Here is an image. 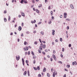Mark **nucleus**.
I'll list each match as a JSON object with an SVG mask.
<instances>
[{"label":"nucleus","instance_id":"4468645a","mask_svg":"<svg viewBox=\"0 0 77 77\" xmlns=\"http://www.w3.org/2000/svg\"><path fill=\"white\" fill-rule=\"evenodd\" d=\"M55 74H56V72H54L53 75V76L54 77H55Z\"/></svg>","mask_w":77,"mask_h":77},{"label":"nucleus","instance_id":"8fccbe9b","mask_svg":"<svg viewBox=\"0 0 77 77\" xmlns=\"http://www.w3.org/2000/svg\"><path fill=\"white\" fill-rule=\"evenodd\" d=\"M42 23V22H40L38 23V24H41V23Z\"/></svg>","mask_w":77,"mask_h":77},{"label":"nucleus","instance_id":"338daca9","mask_svg":"<svg viewBox=\"0 0 77 77\" xmlns=\"http://www.w3.org/2000/svg\"><path fill=\"white\" fill-rule=\"evenodd\" d=\"M18 17L19 18H20V17H21V15H19Z\"/></svg>","mask_w":77,"mask_h":77},{"label":"nucleus","instance_id":"c9c22d12","mask_svg":"<svg viewBox=\"0 0 77 77\" xmlns=\"http://www.w3.org/2000/svg\"><path fill=\"white\" fill-rule=\"evenodd\" d=\"M28 55H29L30 54V52L29 51H28Z\"/></svg>","mask_w":77,"mask_h":77},{"label":"nucleus","instance_id":"58836bf2","mask_svg":"<svg viewBox=\"0 0 77 77\" xmlns=\"http://www.w3.org/2000/svg\"><path fill=\"white\" fill-rule=\"evenodd\" d=\"M22 26H24V23H22Z\"/></svg>","mask_w":77,"mask_h":77},{"label":"nucleus","instance_id":"4be33fe9","mask_svg":"<svg viewBox=\"0 0 77 77\" xmlns=\"http://www.w3.org/2000/svg\"><path fill=\"white\" fill-rule=\"evenodd\" d=\"M37 69L38 70H39L40 69V68H39V66H38L37 67Z\"/></svg>","mask_w":77,"mask_h":77},{"label":"nucleus","instance_id":"412c9836","mask_svg":"<svg viewBox=\"0 0 77 77\" xmlns=\"http://www.w3.org/2000/svg\"><path fill=\"white\" fill-rule=\"evenodd\" d=\"M23 2H24V0H21V1L20 2V3L22 4L23 3Z\"/></svg>","mask_w":77,"mask_h":77},{"label":"nucleus","instance_id":"dca6fc26","mask_svg":"<svg viewBox=\"0 0 77 77\" xmlns=\"http://www.w3.org/2000/svg\"><path fill=\"white\" fill-rule=\"evenodd\" d=\"M21 13H22V16H23V17H25V14H24V13L21 12Z\"/></svg>","mask_w":77,"mask_h":77},{"label":"nucleus","instance_id":"f03ea898","mask_svg":"<svg viewBox=\"0 0 77 77\" xmlns=\"http://www.w3.org/2000/svg\"><path fill=\"white\" fill-rule=\"evenodd\" d=\"M16 60H19L20 58V57L18 55V56H16Z\"/></svg>","mask_w":77,"mask_h":77},{"label":"nucleus","instance_id":"4d7b16f0","mask_svg":"<svg viewBox=\"0 0 77 77\" xmlns=\"http://www.w3.org/2000/svg\"><path fill=\"white\" fill-rule=\"evenodd\" d=\"M47 57H48V58H50V57L49 55H48Z\"/></svg>","mask_w":77,"mask_h":77},{"label":"nucleus","instance_id":"37998d69","mask_svg":"<svg viewBox=\"0 0 77 77\" xmlns=\"http://www.w3.org/2000/svg\"><path fill=\"white\" fill-rule=\"evenodd\" d=\"M42 53H43V54H44V55L45 54V52H44V51H43V52H42Z\"/></svg>","mask_w":77,"mask_h":77},{"label":"nucleus","instance_id":"1a4fd4ad","mask_svg":"<svg viewBox=\"0 0 77 77\" xmlns=\"http://www.w3.org/2000/svg\"><path fill=\"white\" fill-rule=\"evenodd\" d=\"M23 74L24 75H26V74H27V72H26V71H25Z\"/></svg>","mask_w":77,"mask_h":77},{"label":"nucleus","instance_id":"a18cd8bd","mask_svg":"<svg viewBox=\"0 0 77 77\" xmlns=\"http://www.w3.org/2000/svg\"><path fill=\"white\" fill-rule=\"evenodd\" d=\"M26 63H28V60H26Z\"/></svg>","mask_w":77,"mask_h":77},{"label":"nucleus","instance_id":"b1692460","mask_svg":"<svg viewBox=\"0 0 77 77\" xmlns=\"http://www.w3.org/2000/svg\"><path fill=\"white\" fill-rule=\"evenodd\" d=\"M22 62H24V59L22 58Z\"/></svg>","mask_w":77,"mask_h":77},{"label":"nucleus","instance_id":"3c124183","mask_svg":"<svg viewBox=\"0 0 77 77\" xmlns=\"http://www.w3.org/2000/svg\"><path fill=\"white\" fill-rule=\"evenodd\" d=\"M60 18H62V15H61V16H60Z\"/></svg>","mask_w":77,"mask_h":77},{"label":"nucleus","instance_id":"7ed1b4c3","mask_svg":"<svg viewBox=\"0 0 77 77\" xmlns=\"http://www.w3.org/2000/svg\"><path fill=\"white\" fill-rule=\"evenodd\" d=\"M23 49L24 51H27V50H29V48H28V47H26V48H23Z\"/></svg>","mask_w":77,"mask_h":77},{"label":"nucleus","instance_id":"79ce46f5","mask_svg":"<svg viewBox=\"0 0 77 77\" xmlns=\"http://www.w3.org/2000/svg\"><path fill=\"white\" fill-rule=\"evenodd\" d=\"M74 63H75V65H77V63H76V61H75Z\"/></svg>","mask_w":77,"mask_h":77},{"label":"nucleus","instance_id":"6e6d98bb","mask_svg":"<svg viewBox=\"0 0 77 77\" xmlns=\"http://www.w3.org/2000/svg\"><path fill=\"white\" fill-rule=\"evenodd\" d=\"M72 65H74V64H75V63L74 62H73L72 63Z\"/></svg>","mask_w":77,"mask_h":77},{"label":"nucleus","instance_id":"c85d7f7f","mask_svg":"<svg viewBox=\"0 0 77 77\" xmlns=\"http://www.w3.org/2000/svg\"><path fill=\"white\" fill-rule=\"evenodd\" d=\"M60 41H61V42H62V38H60Z\"/></svg>","mask_w":77,"mask_h":77},{"label":"nucleus","instance_id":"7c9ffc66","mask_svg":"<svg viewBox=\"0 0 77 77\" xmlns=\"http://www.w3.org/2000/svg\"><path fill=\"white\" fill-rule=\"evenodd\" d=\"M32 2L33 3H35V0H32Z\"/></svg>","mask_w":77,"mask_h":77},{"label":"nucleus","instance_id":"473e14b6","mask_svg":"<svg viewBox=\"0 0 77 77\" xmlns=\"http://www.w3.org/2000/svg\"><path fill=\"white\" fill-rule=\"evenodd\" d=\"M39 41L40 42H41V43H42V41H41V39H39Z\"/></svg>","mask_w":77,"mask_h":77},{"label":"nucleus","instance_id":"f257e3e1","mask_svg":"<svg viewBox=\"0 0 77 77\" xmlns=\"http://www.w3.org/2000/svg\"><path fill=\"white\" fill-rule=\"evenodd\" d=\"M40 45L41 47H42V48L44 49V48H45L46 47L45 45H43V44H42V43Z\"/></svg>","mask_w":77,"mask_h":77},{"label":"nucleus","instance_id":"bb28decb","mask_svg":"<svg viewBox=\"0 0 77 77\" xmlns=\"http://www.w3.org/2000/svg\"><path fill=\"white\" fill-rule=\"evenodd\" d=\"M51 16H52V15H53V11H51Z\"/></svg>","mask_w":77,"mask_h":77},{"label":"nucleus","instance_id":"09e8293b","mask_svg":"<svg viewBox=\"0 0 77 77\" xmlns=\"http://www.w3.org/2000/svg\"><path fill=\"white\" fill-rule=\"evenodd\" d=\"M62 51H63H63H64V48H62Z\"/></svg>","mask_w":77,"mask_h":77},{"label":"nucleus","instance_id":"6ab92c4d","mask_svg":"<svg viewBox=\"0 0 77 77\" xmlns=\"http://www.w3.org/2000/svg\"><path fill=\"white\" fill-rule=\"evenodd\" d=\"M4 21H5V22H6L7 21V20L6 18H4Z\"/></svg>","mask_w":77,"mask_h":77},{"label":"nucleus","instance_id":"4c0bfd02","mask_svg":"<svg viewBox=\"0 0 77 77\" xmlns=\"http://www.w3.org/2000/svg\"><path fill=\"white\" fill-rule=\"evenodd\" d=\"M69 47H71V44H70L69 45Z\"/></svg>","mask_w":77,"mask_h":77},{"label":"nucleus","instance_id":"052dcab7","mask_svg":"<svg viewBox=\"0 0 77 77\" xmlns=\"http://www.w3.org/2000/svg\"><path fill=\"white\" fill-rule=\"evenodd\" d=\"M55 42H58V40H57V39L55 40Z\"/></svg>","mask_w":77,"mask_h":77},{"label":"nucleus","instance_id":"c756f323","mask_svg":"<svg viewBox=\"0 0 77 77\" xmlns=\"http://www.w3.org/2000/svg\"><path fill=\"white\" fill-rule=\"evenodd\" d=\"M38 77H41V75L40 74H39L38 75Z\"/></svg>","mask_w":77,"mask_h":77},{"label":"nucleus","instance_id":"20e7f679","mask_svg":"<svg viewBox=\"0 0 77 77\" xmlns=\"http://www.w3.org/2000/svg\"><path fill=\"white\" fill-rule=\"evenodd\" d=\"M52 56H53V57H54L55 60H57L56 57V56H55V55L53 54L52 55Z\"/></svg>","mask_w":77,"mask_h":77},{"label":"nucleus","instance_id":"5fc2aeb1","mask_svg":"<svg viewBox=\"0 0 77 77\" xmlns=\"http://www.w3.org/2000/svg\"><path fill=\"white\" fill-rule=\"evenodd\" d=\"M48 9H50V6H49L48 7Z\"/></svg>","mask_w":77,"mask_h":77},{"label":"nucleus","instance_id":"ddd939ff","mask_svg":"<svg viewBox=\"0 0 77 77\" xmlns=\"http://www.w3.org/2000/svg\"><path fill=\"white\" fill-rule=\"evenodd\" d=\"M36 11L37 13H39V11L38 9L36 10Z\"/></svg>","mask_w":77,"mask_h":77},{"label":"nucleus","instance_id":"2eb2a0df","mask_svg":"<svg viewBox=\"0 0 77 77\" xmlns=\"http://www.w3.org/2000/svg\"><path fill=\"white\" fill-rule=\"evenodd\" d=\"M42 5L41 4L40 5H39L38 6V8H42Z\"/></svg>","mask_w":77,"mask_h":77},{"label":"nucleus","instance_id":"a878e982","mask_svg":"<svg viewBox=\"0 0 77 77\" xmlns=\"http://www.w3.org/2000/svg\"><path fill=\"white\" fill-rule=\"evenodd\" d=\"M47 76H48V77H50V74H49V73H47Z\"/></svg>","mask_w":77,"mask_h":77},{"label":"nucleus","instance_id":"e433bc0d","mask_svg":"<svg viewBox=\"0 0 77 77\" xmlns=\"http://www.w3.org/2000/svg\"><path fill=\"white\" fill-rule=\"evenodd\" d=\"M34 69L35 70H37V68H36V67H34Z\"/></svg>","mask_w":77,"mask_h":77},{"label":"nucleus","instance_id":"69168bd1","mask_svg":"<svg viewBox=\"0 0 77 77\" xmlns=\"http://www.w3.org/2000/svg\"><path fill=\"white\" fill-rule=\"evenodd\" d=\"M51 61H53V59H52V58H51Z\"/></svg>","mask_w":77,"mask_h":77},{"label":"nucleus","instance_id":"72a5a7b5","mask_svg":"<svg viewBox=\"0 0 77 77\" xmlns=\"http://www.w3.org/2000/svg\"><path fill=\"white\" fill-rule=\"evenodd\" d=\"M34 44H35L36 45L38 44V43L37 42H34Z\"/></svg>","mask_w":77,"mask_h":77},{"label":"nucleus","instance_id":"f8f14e48","mask_svg":"<svg viewBox=\"0 0 77 77\" xmlns=\"http://www.w3.org/2000/svg\"><path fill=\"white\" fill-rule=\"evenodd\" d=\"M28 44V43L27 42H26L25 41L24 42V45H27Z\"/></svg>","mask_w":77,"mask_h":77},{"label":"nucleus","instance_id":"bf43d9fd","mask_svg":"<svg viewBox=\"0 0 77 77\" xmlns=\"http://www.w3.org/2000/svg\"><path fill=\"white\" fill-rule=\"evenodd\" d=\"M48 2L47 0H45V3H47V2Z\"/></svg>","mask_w":77,"mask_h":77},{"label":"nucleus","instance_id":"393cba45","mask_svg":"<svg viewBox=\"0 0 77 77\" xmlns=\"http://www.w3.org/2000/svg\"><path fill=\"white\" fill-rule=\"evenodd\" d=\"M41 34H42V35H44V33L43 32H41Z\"/></svg>","mask_w":77,"mask_h":77},{"label":"nucleus","instance_id":"774afa93","mask_svg":"<svg viewBox=\"0 0 77 77\" xmlns=\"http://www.w3.org/2000/svg\"><path fill=\"white\" fill-rule=\"evenodd\" d=\"M63 77H66V74H65Z\"/></svg>","mask_w":77,"mask_h":77},{"label":"nucleus","instance_id":"5701e85b","mask_svg":"<svg viewBox=\"0 0 77 77\" xmlns=\"http://www.w3.org/2000/svg\"><path fill=\"white\" fill-rule=\"evenodd\" d=\"M23 2H24V3H27V2L26 0H24L23 1Z\"/></svg>","mask_w":77,"mask_h":77},{"label":"nucleus","instance_id":"c03bdc74","mask_svg":"<svg viewBox=\"0 0 77 77\" xmlns=\"http://www.w3.org/2000/svg\"><path fill=\"white\" fill-rule=\"evenodd\" d=\"M60 56H61V57H63V55H62V54H61V55H60Z\"/></svg>","mask_w":77,"mask_h":77},{"label":"nucleus","instance_id":"9b49d317","mask_svg":"<svg viewBox=\"0 0 77 77\" xmlns=\"http://www.w3.org/2000/svg\"><path fill=\"white\" fill-rule=\"evenodd\" d=\"M27 74L28 76H30V73H29V70L27 71Z\"/></svg>","mask_w":77,"mask_h":77},{"label":"nucleus","instance_id":"f3484780","mask_svg":"<svg viewBox=\"0 0 77 77\" xmlns=\"http://www.w3.org/2000/svg\"><path fill=\"white\" fill-rule=\"evenodd\" d=\"M39 49L40 50H41V51H42V47H41V46L39 47Z\"/></svg>","mask_w":77,"mask_h":77},{"label":"nucleus","instance_id":"e2e57ef3","mask_svg":"<svg viewBox=\"0 0 77 77\" xmlns=\"http://www.w3.org/2000/svg\"><path fill=\"white\" fill-rule=\"evenodd\" d=\"M42 42H43V43H44V44H45V41H44H44H42Z\"/></svg>","mask_w":77,"mask_h":77},{"label":"nucleus","instance_id":"2f4dec72","mask_svg":"<svg viewBox=\"0 0 77 77\" xmlns=\"http://www.w3.org/2000/svg\"><path fill=\"white\" fill-rule=\"evenodd\" d=\"M67 68H69V67H70V65H67Z\"/></svg>","mask_w":77,"mask_h":77},{"label":"nucleus","instance_id":"a19ab883","mask_svg":"<svg viewBox=\"0 0 77 77\" xmlns=\"http://www.w3.org/2000/svg\"><path fill=\"white\" fill-rule=\"evenodd\" d=\"M35 60H34L33 62V63L34 64L35 63Z\"/></svg>","mask_w":77,"mask_h":77},{"label":"nucleus","instance_id":"0e129e2a","mask_svg":"<svg viewBox=\"0 0 77 77\" xmlns=\"http://www.w3.org/2000/svg\"><path fill=\"white\" fill-rule=\"evenodd\" d=\"M31 54H33V55L34 53H33V52H32V53Z\"/></svg>","mask_w":77,"mask_h":77},{"label":"nucleus","instance_id":"603ef678","mask_svg":"<svg viewBox=\"0 0 77 77\" xmlns=\"http://www.w3.org/2000/svg\"><path fill=\"white\" fill-rule=\"evenodd\" d=\"M36 20H34V23H36Z\"/></svg>","mask_w":77,"mask_h":77},{"label":"nucleus","instance_id":"6e6552de","mask_svg":"<svg viewBox=\"0 0 77 77\" xmlns=\"http://www.w3.org/2000/svg\"><path fill=\"white\" fill-rule=\"evenodd\" d=\"M47 70V69H46V68L45 67L43 69V72H45Z\"/></svg>","mask_w":77,"mask_h":77},{"label":"nucleus","instance_id":"680f3d73","mask_svg":"<svg viewBox=\"0 0 77 77\" xmlns=\"http://www.w3.org/2000/svg\"><path fill=\"white\" fill-rule=\"evenodd\" d=\"M25 54H27V52H25Z\"/></svg>","mask_w":77,"mask_h":77},{"label":"nucleus","instance_id":"13d9d810","mask_svg":"<svg viewBox=\"0 0 77 77\" xmlns=\"http://www.w3.org/2000/svg\"><path fill=\"white\" fill-rule=\"evenodd\" d=\"M45 52H47V51H48V50L47 49H46L45 50Z\"/></svg>","mask_w":77,"mask_h":77},{"label":"nucleus","instance_id":"39448f33","mask_svg":"<svg viewBox=\"0 0 77 77\" xmlns=\"http://www.w3.org/2000/svg\"><path fill=\"white\" fill-rule=\"evenodd\" d=\"M64 17L65 18H66V16H67V14H66V13H64Z\"/></svg>","mask_w":77,"mask_h":77},{"label":"nucleus","instance_id":"0eeeda50","mask_svg":"<svg viewBox=\"0 0 77 77\" xmlns=\"http://www.w3.org/2000/svg\"><path fill=\"white\" fill-rule=\"evenodd\" d=\"M53 32L52 33V34L53 35H54V32H55V30H52Z\"/></svg>","mask_w":77,"mask_h":77},{"label":"nucleus","instance_id":"f704fd0d","mask_svg":"<svg viewBox=\"0 0 77 77\" xmlns=\"http://www.w3.org/2000/svg\"><path fill=\"white\" fill-rule=\"evenodd\" d=\"M7 13V11H6L5 10L4 11V14H6V13Z\"/></svg>","mask_w":77,"mask_h":77},{"label":"nucleus","instance_id":"864d4df0","mask_svg":"<svg viewBox=\"0 0 77 77\" xmlns=\"http://www.w3.org/2000/svg\"><path fill=\"white\" fill-rule=\"evenodd\" d=\"M36 31H34L33 32L34 33H36Z\"/></svg>","mask_w":77,"mask_h":77},{"label":"nucleus","instance_id":"de8ad7c7","mask_svg":"<svg viewBox=\"0 0 77 77\" xmlns=\"http://www.w3.org/2000/svg\"><path fill=\"white\" fill-rule=\"evenodd\" d=\"M26 33L27 34H29V32H26Z\"/></svg>","mask_w":77,"mask_h":77},{"label":"nucleus","instance_id":"423d86ee","mask_svg":"<svg viewBox=\"0 0 77 77\" xmlns=\"http://www.w3.org/2000/svg\"><path fill=\"white\" fill-rule=\"evenodd\" d=\"M21 29H22L21 27L19 26V28H18V30H19V31H21Z\"/></svg>","mask_w":77,"mask_h":77},{"label":"nucleus","instance_id":"cd10ccee","mask_svg":"<svg viewBox=\"0 0 77 77\" xmlns=\"http://www.w3.org/2000/svg\"><path fill=\"white\" fill-rule=\"evenodd\" d=\"M36 56L33 57V59H36Z\"/></svg>","mask_w":77,"mask_h":77},{"label":"nucleus","instance_id":"a211bd4d","mask_svg":"<svg viewBox=\"0 0 77 77\" xmlns=\"http://www.w3.org/2000/svg\"><path fill=\"white\" fill-rule=\"evenodd\" d=\"M8 21L11 20V17L10 16H8Z\"/></svg>","mask_w":77,"mask_h":77},{"label":"nucleus","instance_id":"aec40b11","mask_svg":"<svg viewBox=\"0 0 77 77\" xmlns=\"http://www.w3.org/2000/svg\"><path fill=\"white\" fill-rule=\"evenodd\" d=\"M38 52H39V53H41V50H40L39 49L38 50Z\"/></svg>","mask_w":77,"mask_h":77},{"label":"nucleus","instance_id":"ea45409f","mask_svg":"<svg viewBox=\"0 0 77 77\" xmlns=\"http://www.w3.org/2000/svg\"><path fill=\"white\" fill-rule=\"evenodd\" d=\"M69 26H67V30H69Z\"/></svg>","mask_w":77,"mask_h":77},{"label":"nucleus","instance_id":"49530a36","mask_svg":"<svg viewBox=\"0 0 77 77\" xmlns=\"http://www.w3.org/2000/svg\"><path fill=\"white\" fill-rule=\"evenodd\" d=\"M51 21H50L48 23L49 24H51Z\"/></svg>","mask_w":77,"mask_h":77},{"label":"nucleus","instance_id":"9d476101","mask_svg":"<svg viewBox=\"0 0 77 77\" xmlns=\"http://www.w3.org/2000/svg\"><path fill=\"white\" fill-rule=\"evenodd\" d=\"M70 6L72 9H73L74 8V7L73 6V5H70Z\"/></svg>","mask_w":77,"mask_h":77}]
</instances>
